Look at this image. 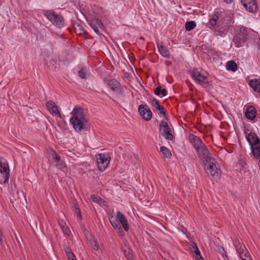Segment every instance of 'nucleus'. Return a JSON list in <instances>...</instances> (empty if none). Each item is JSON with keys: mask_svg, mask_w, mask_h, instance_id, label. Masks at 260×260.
Returning a JSON list of instances; mask_svg holds the SVG:
<instances>
[{"mask_svg": "<svg viewBox=\"0 0 260 260\" xmlns=\"http://www.w3.org/2000/svg\"><path fill=\"white\" fill-rule=\"evenodd\" d=\"M46 107L51 113L55 115H58L61 117L60 114L58 110L57 107L53 101H49L46 103Z\"/></svg>", "mask_w": 260, "mask_h": 260, "instance_id": "nucleus-21", "label": "nucleus"}, {"mask_svg": "<svg viewBox=\"0 0 260 260\" xmlns=\"http://www.w3.org/2000/svg\"><path fill=\"white\" fill-rule=\"evenodd\" d=\"M189 141L196 150H198L199 148L204 143L199 137L193 134L190 135Z\"/></svg>", "mask_w": 260, "mask_h": 260, "instance_id": "nucleus-18", "label": "nucleus"}, {"mask_svg": "<svg viewBox=\"0 0 260 260\" xmlns=\"http://www.w3.org/2000/svg\"><path fill=\"white\" fill-rule=\"evenodd\" d=\"M154 93L156 95H160L161 94L163 96H165L167 95V91L165 88H162L160 85L158 86L154 90Z\"/></svg>", "mask_w": 260, "mask_h": 260, "instance_id": "nucleus-26", "label": "nucleus"}, {"mask_svg": "<svg viewBox=\"0 0 260 260\" xmlns=\"http://www.w3.org/2000/svg\"><path fill=\"white\" fill-rule=\"evenodd\" d=\"M92 248L95 250H98L99 249V245L96 241H92L90 242Z\"/></svg>", "mask_w": 260, "mask_h": 260, "instance_id": "nucleus-39", "label": "nucleus"}, {"mask_svg": "<svg viewBox=\"0 0 260 260\" xmlns=\"http://www.w3.org/2000/svg\"><path fill=\"white\" fill-rule=\"evenodd\" d=\"M3 234L0 235V244L2 245H3V244H4V240H3Z\"/></svg>", "mask_w": 260, "mask_h": 260, "instance_id": "nucleus-43", "label": "nucleus"}, {"mask_svg": "<svg viewBox=\"0 0 260 260\" xmlns=\"http://www.w3.org/2000/svg\"><path fill=\"white\" fill-rule=\"evenodd\" d=\"M70 123L77 132H81L87 127L88 120H80L79 119H70Z\"/></svg>", "mask_w": 260, "mask_h": 260, "instance_id": "nucleus-13", "label": "nucleus"}, {"mask_svg": "<svg viewBox=\"0 0 260 260\" xmlns=\"http://www.w3.org/2000/svg\"><path fill=\"white\" fill-rule=\"evenodd\" d=\"M50 156H52L53 159V163H55L56 167L61 168L63 166L62 160L61 159L60 157L57 154L56 151L51 149L50 151Z\"/></svg>", "mask_w": 260, "mask_h": 260, "instance_id": "nucleus-17", "label": "nucleus"}, {"mask_svg": "<svg viewBox=\"0 0 260 260\" xmlns=\"http://www.w3.org/2000/svg\"><path fill=\"white\" fill-rule=\"evenodd\" d=\"M90 197H91V199L94 202H96V203L100 202L102 200L100 197L96 196V195H94V194H92Z\"/></svg>", "mask_w": 260, "mask_h": 260, "instance_id": "nucleus-38", "label": "nucleus"}, {"mask_svg": "<svg viewBox=\"0 0 260 260\" xmlns=\"http://www.w3.org/2000/svg\"><path fill=\"white\" fill-rule=\"evenodd\" d=\"M128 254V256H126V257L128 260H129L131 258V257L132 255L131 254H129V253Z\"/></svg>", "mask_w": 260, "mask_h": 260, "instance_id": "nucleus-46", "label": "nucleus"}, {"mask_svg": "<svg viewBox=\"0 0 260 260\" xmlns=\"http://www.w3.org/2000/svg\"><path fill=\"white\" fill-rule=\"evenodd\" d=\"M258 51H257V55H258V59L260 62V45L258 44Z\"/></svg>", "mask_w": 260, "mask_h": 260, "instance_id": "nucleus-42", "label": "nucleus"}, {"mask_svg": "<svg viewBox=\"0 0 260 260\" xmlns=\"http://www.w3.org/2000/svg\"><path fill=\"white\" fill-rule=\"evenodd\" d=\"M109 221L110 223L115 230L119 229V228L121 227L120 223H119L118 219H117L116 218L115 220H112L111 218H109Z\"/></svg>", "mask_w": 260, "mask_h": 260, "instance_id": "nucleus-33", "label": "nucleus"}, {"mask_svg": "<svg viewBox=\"0 0 260 260\" xmlns=\"http://www.w3.org/2000/svg\"><path fill=\"white\" fill-rule=\"evenodd\" d=\"M125 77L126 78L128 79L129 78H130L131 77V74L129 73L126 72L125 73Z\"/></svg>", "mask_w": 260, "mask_h": 260, "instance_id": "nucleus-44", "label": "nucleus"}, {"mask_svg": "<svg viewBox=\"0 0 260 260\" xmlns=\"http://www.w3.org/2000/svg\"><path fill=\"white\" fill-rule=\"evenodd\" d=\"M191 251L193 256H196L197 260H204V258L202 256L200 251L198 249L196 244L194 242L192 243Z\"/></svg>", "mask_w": 260, "mask_h": 260, "instance_id": "nucleus-24", "label": "nucleus"}, {"mask_svg": "<svg viewBox=\"0 0 260 260\" xmlns=\"http://www.w3.org/2000/svg\"><path fill=\"white\" fill-rule=\"evenodd\" d=\"M224 2L226 3L227 4H230L234 0H223Z\"/></svg>", "mask_w": 260, "mask_h": 260, "instance_id": "nucleus-45", "label": "nucleus"}, {"mask_svg": "<svg viewBox=\"0 0 260 260\" xmlns=\"http://www.w3.org/2000/svg\"><path fill=\"white\" fill-rule=\"evenodd\" d=\"M198 156L200 158H203L204 159V161L205 162V159L207 156H210V152L207 148V146L203 143L202 146H201L199 148L198 150H196Z\"/></svg>", "mask_w": 260, "mask_h": 260, "instance_id": "nucleus-16", "label": "nucleus"}, {"mask_svg": "<svg viewBox=\"0 0 260 260\" xmlns=\"http://www.w3.org/2000/svg\"><path fill=\"white\" fill-rule=\"evenodd\" d=\"M225 16L226 14L224 12H221L216 10L207 23V26L210 29H214L215 31H218V35L222 36V33L220 34L221 32L220 30V27L223 29L222 31L223 34H225L228 31L227 27L228 24L226 23L224 24Z\"/></svg>", "mask_w": 260, "mask_h": 260, "instance_id": "nucleus-1", "label": "nucleus"}, {"mask_svg": "<svg viewBox=\"0 0 260 260\" xmlns=\"http://www.w3.org/2000/svg\"><path fill=\"white\" fill-rule=\"evenodd\" d=\"M256 110L252 106L247 107L245 113V117L249 120H253L256 117Z\"/></svg>", "mask_w": 260, "mask_h": 260, "instance_id": "nucleus-19", "label": "nucleus"}, {"mask_svg": "<svg viewBox=\"0 0 260 260\" xmlns=\"http://www.w3.org/2000/svg\"><path fill=\"white\" fill-rule=\"evenodd\" d=\"M238 253L241 258V260H246V257H249V260H251V258L249 257V253L247 250H238Z\"/></svg>", "mask_w": 260, "mask_h": 260, "instance_id": "nucleus-27", "label": "nucleus"}, {"mask_svg": "<svg viewBox=\"0 0 260 260\" xmlns=\"http://www.w3.org/2000/svg\"><path fill=\"white\" fill-rule=\"evenodd\" d=\"M204 168L208 174L212 177L217 178L220 173L219 165L216 159L211 156H207L204 164Z\"/></svg>", "mask_w": 260, "mask_h": 260, "instance_id": "nucleus-4", "label": "nucleus"}, {"mask_svg": "<svg viewBox=\"0 0 260 260\" xmlns=\"http://www.w3.org/2000/svg\"><path fill=\"white\" fill-rule=\"evenodd\" d=\"M152 105L157 109L160 105L159 104V101L155 98H154L152 102Z\"/></svg>", "mask_w": 260, "mask_h": 260, "instance_id": "nucleus-37", "label": "nucleus"}, {"mask_svg": "<svg viewBox=\"0 0 260 260\" xmlns=\"http://www.w3.org/2000/svg\"><path fill=\"white\" fill-rule=\"evenodd\" d=\"M157 46L158 47V51L160 54L166 58H169L170 56V53L167 47L162 45L161 42H157Z\"/></svg>", "mask_w": 260, "mask_h": 260, "instance_id": "nucleus-20", "label": "nucleus"}, {"mask_svg": "<svg viewBox=\"0 0 260 260\" xmlns=\"http://www.w3.org/2000/svg\"><path fill=\"white\" fill-rule=\"evenodd\" d=\"M250 31L245 27L240 29V32L234 37L233 42L236 47H240L244 45L248 39Z\"/></svg>", "mask_w": 260, "mask_h": 260, "instance_id": "nucleus-6", "label": "nucleus"}, {"mask_svg": "<svg viewBox=\"0 0 260 260\" xmlns=\"http://www.w3.org/2000/svg\"><path fill=\"white\" fill-rule=\"evenodd\" d=\"M72 117L70 119H77L80 120H88L84 113V109L81 107L75 106L72 113Z\"/></svg>", "mask_w": 260, "mask_h": 260, "instance_id": "nucleus-12", "label": "nucleus"}, {"mask_svg": "<svg viewBox=\"0 0 260 260\" xmlns=\"http://www.w3.org/2000/svg\"><path fill=\"white\" fill-rule=\"evenodd\" d=\"M2 234V231H0V235Z\"/></svg>", "mask_w": 260, "mask_h": 260, "instance_id": "nucleus-49", "label": "nucleus"}, {"mask_svg": "<svg viewBox=\"0 0 260 260\" xmlns=\"http://www.w3.org/2000/svg\"><path fill=\"white\" fill-rule=\"evenodd\" d=\"M160 152L163 154L164 157L167 158H170L172 156V153L170 150L165 146H161L160 148Z\"/></svg>", "mask_w": 260, "mask_h": 260, "instance_id": "nucleus-28", "label": "nucleus"}, {"mask_svg": "<svg viewBox=\"0 0 260 260\" xmlns=\"http://www.w3.org/2000/svg\"><path fill=\"white\" fill-rule=\"evenodd\" d=\"M159 132L161 135L167 140H172L173 136L171 133V128L169 127L167 122L161 121L159 124Z\"/></svg>", "mask_w": 260, "mask_h": 260, "instance_id": "nucleus-11", "label": "nucleus"}, {"mask_svg": "<svg viewBox=\"0 0 260 260\" xmlns=\"http://www.w3.org/2000/svg\"><path fill=\"white\" fill-rule=\"evenodd\" d=\"M60 227L61 228V225H66V224L65 222H62L61 223H59Z\"/></svg>", "mask_w": 260, "mask_h": 260, "instance_id": "nucleus-47", "label": "nucleus"}, {"mask_svg": "<svg viewBox=\"0 0 260 260\" xmlns=\"http://www.w3.org/2000/svg\"><path fill=\"white\" fill-rule=\"evenodd\" d=\"M167 65H169L170 64H171V61H167Z\"/></svg>", "mask_w": 260, "mask_h": 260, "instance_id": "nucleus-48", "label": "nucleus"}, {"mask_svg": "<svg viewBox=\"0 0 260 260\" xmlns=\"http://www.w3.org/2000/svg\"><path fill=\"white\" fill-rule=\"evenodd\" d=\"M196 26V22L194 21H187L185 24L186 31H190Z\"/></svg>", "mask_w": 260, "mask_h": 260, "instance_id": "nucleus-30", "label": "nucleus"}, {"mask_svg": "<svg viewBox=\"0 0 260 260\" xmlns=\"http://www.w3.org/2000/svg\"><path fill=\"white\" fill-rule=\"evenodd\" d=\"M237 63L233 60L229 61L226 63V68L228 71L235 72L237 71Z\"/></svg>", "mask_w": 260, "mask_h": 260, "instance_id": "nucleus-25", "label": "nucleus"}, {"mask_svg": "<svg viewBox=\"0 0 260 260\" xmlns=\"http://www.w3.org/2000/svg\"><path fill=\"white\" fill-rule=\"evenodd\" d=\"M246 139L248 142L254 157L260 160V139L254 132H250L246 135Z\"/></svg>", "mask_w": 260, "mask_h": 260, "instance_id": "nucleus-3", "label": "nucleus"}, {"mask_svg": "<svg viewBox=\"0 0 260 260\" xmlns=\"http://www.w3.org/2000/svg\"><path fill=\"white\" fill-rule=\"evenodd\" d=\"M117 231H118L119 236L122 237L124 235V232L123 231L121 227H120V228H119V229L117 230Z\"/></svg>", "mask_w": 260, "mask_h": 260, "instance_id": "nucleus-41", "label": "nucleus"}, {"mask_svg": "<svg viewBox=\"0 0 260 260\" xmlns=\"http://www.w3.org/2000/svg\"><path fill=\"white\" fill-rule=\"evenodd\" d=\"M98 167L100 171H104L110 162L108 154L100 153L96 155Z\"/></svg>", "mask_w": 260, "mask_h": 260, "instance_id": "nucleus-9", "label": "nucleus"}, {"mask_svg": "<svg viewBox=\"0 0 260 260\" xmlns=\"http://www.w3.org/2000/svg\"><path fill=\"white\" fill-rule=\"evenodd\" d=\"M116 219H118L119 223L122 225L124 230L127 232L129 230V225L127 219L124 215L120 211H118L117 212Z\"/></svg>", "mask_w": 260, "mask_h": 260, "instance_id": "nucleus-15", "label": "nucleus"}, {"mask_svg": "<svg viewBox=\"0 0 260 260\" xmlns=\"http://www.w3.org/2000/svg\"><path fill=\"white\" fill-rule=\"evenodd\" d=\"M104 82L117 95H121L123 94L122 88L120 83L116 79H109L105 78L104 79Z\"/></svg>", "mask_w": 260, "mask_h": 260, "instance_id": "nucleus-7", "label": "nucleus"}, {"mask_svg": "<svg viewBox=\"0 0 260 260\" xmlns=\"http://www.w3.org/2000/svg\"><path fill=\"white\" fill-rule=\"evenodd\" d=\"M247 7L246 5L243 6L245 9L249 12L255 13L258 10V6L256 1L247 4Z\"/></svg>", "mask_w": 260, "mask_h": 260, "instance_id": "nucleus-23", "label": "nucleus"}, {"mask_svg": "<svg viewBox=\"0 0 260 260\" xmlns=\"http://www.w3.org/2000/svg\"><path fill=\"white\" fill-rule=\"evenodd\" d=\"M64 250L68 260H75L76 257L70 248L66 247Z\"/></svg>", "mask_w": 260, "mask_h": 260, "instance_id": "nucleus-32", "label": "nucleus"}, {"mask_svg": "<svg viewBox=\"0 0 260 260\" xmlns=\"http://www.w3.org/2000/svg\"><path fill=\"white\" fill-rule=\"evenodd\" d=\"M86 19L88 24L94 30V32L99 35H101V30H104L105 27L102 21L96 18H87Z\"/></svg>", "mask_w": 260, "mask_h": 260, "instance_id": "nucleus-8", "label": "nucleus"}, {"mask_svg": "<svg viewBox=\"0 0 260 260\" xmlns=\"http://www.w3.org/2000/svg\"><path fill=\"white\" fill-rule=\"evenodd\" d=\"M73 27L76 31H78L79 34H85V30L83 26L79 23H73Z\"/></svg>", "mask_w": 260, "mask_h": 260, "instance_id": "nucleus-31", "label": "nucleus"}, {"mask_svg": "<svg viewBox=\"0 0 260 260\" xmlns=\"http://www.w3.org/2000/svg\"><path fill=\"white\" fill-rule=\"evenodd\" d=\"M189 73L192 79L196 83L201 85L206 89L209 90L211 89L210 82L201 68H194L193 70H189Z\"/></svg>", "mask_w": 260, "mask_h": 260, "instance_id": "nucleus-2", "label": "nucleus"}, {"mask_svg": "<svg viewBox=\"0 0 260 260\" xmlns=\"http://www.w3.org/2000/svg\"><path fill=\"white\" fill-rule=\"evenodd\" d=\"M157 110L160 112V113L162 114L167 120H168L167 111L164 106H160Z\"/></svg>", "mask_w": 260, "mask_h": 260, "instance_id": "nucleus-34", "label": "nucleus"}, {"mask_svg": "<svg viewBox=\"0 0 260 260\" xmlns=\"http://www.w3.org/2000/svg\"><path fill=\"white\" fill-rule=\"evenodd\" d=\"M61 229L65 235L70 236L71 231L68 227H67L66 225H61Z\"/></svg>", "mask_w": 260, "mask_h": 260, "instance_id": "nucleus-36", "label": "nucleus"}, {"mask_svg": "<svg viewBox=\"0 0 260 260\" xmlns=\"http://www.w3.org/2000/svg\"><path fill=\"white\" fill-rule=\"evenodd\" d=\"M0 173L4 175V184L8 183L10 169L7 160L4 158H0Z\"/></svg>", "mask_w": 260, "mask_h": 260, "instance_id": "nucleus-10", "label": "nucleus"}, {"mask_svg": "<svg viewBox=\"0 0 260 260\" xmlns=\"http://www.w3.org/2000/svg\"><path fill=\"white\" fill-rule=\"evenodd\" d=\"M217 253L218 259L222 258L224 260H226V258H228L226 253L222 247L218 248V251L217 252Z\"/></svg>", "mask_w": 260, "mask_h": 260, "instance_id": "nucleus-29", "label": "nucleus"}, {"mask_svg": "<svg viewBox=\"0 0 260 260\" xmlns=\"http://www.w3.org/2000/svg\"><path fill=\"white\" fill-rule=\"evenodd\" d=\"M138 110L140 115L144 120L149 121L151 119L152 114L147 105H140L139 106Z\"/></svg>", "mask_w": 260, "mask_h": 260, "instance_id": "nucleus-14", "label": "nucleus"}, {"mask_svg": "<svg viewBox=\"0 0 260 260\" xmlns=\"http://www.w3.org/2000/svg\"><path fill=\"white\" fill-rule=\"evenodd\" d=\"M75 212L77 214L78 217H79L80 219L82 218L80 210L77 206L75 207Z\"/></svg>", "mask_w": 260, "mask_h": 260, "instance_id": "nucleus-40", "label": "nucleus"}, {"mask_svg": "<svg viewBox=\"0 0 260 260\" xmlns=\"http://www.w3.org/2000/svg\"><path fill=\"white\" fill-rule=\"evenodd\" d=\"M43 14L58 28H60L64 26V21L62 16L56 13L53 10H43Z\"/></svg>", "mask_w": 260, "mask_h": 260, "instance_id": "nucleus-5", "label": "nucleus"}, {"mask_svg": "<svg viewBox=\"0 0 260 260\" xmlns=\"http://www.w3.org/2000/svg\"><path fill=\"white\" fill-rule=\"evenodd\" d=\"M86 69L82 68L78 72V76L82 79H86Z\"/></svg>", "mask_w": 260, "mask_h": 260, "instance_id": "nucleus-35", "label": "nucleus"}, {"mask_svg": "<svg viewBox=\"0 0 260 260\" xmlns=\"http://www.w3.org/2000/svg\"><path fill=\"white\" fill-rule=\"evenodd\" d=\"M249 85L255 92H260V79H253L248 82Z\"/></svg>", "mask_w": 260, "mask_h": 260, "instance_id": "nucleus-22", "label": "nucleus"}]
</instances>
